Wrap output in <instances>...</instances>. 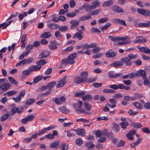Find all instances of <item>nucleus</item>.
<instances>
[{"label":"nucleus","mask_w":150,"mask_h":150,"mask_svg":"<svg viewBox=\"0 0 150 150\" xmlns=\"http://www.w3.org/2000/svg\"><path fill=\"white\" fill-rule=\"evenodd\" d=\"M10 86L7 80L4 78L0 79V88L3 91H6Z\"/></svg>","instance_id":"1"},{"label":"nucleus","mask_w":150,"mask_h":150,"mask_svg":"<svg viewBox=\"0 0 150 150\" xmlns=\"http://www.w3.org/2000/svg\"><path fill=\"white\" fill-rule=\"evenodd\" d=\"M117 54L116 51L110 49L107 51L105 54L107 58H113L115 57Z\"/></svg>","instance_id":"2"},{"label":"nucleus","mask_w":150,"mask_h":150,"mask_svg":"<svg viewBox=\"0 0 150 150\" xmlns=\"http://www.w3.org/2000/svg\"><path fill=\"white\" fill-rule=\"evenodd\" d=\"M77 53H74L69 55L67 57V59L70 64H74L75 61L74 59L76 58Z\"/></svg>","instance_id":"3"},{"label":"nucleus","mask_w":150,"mask_h":150,"mask_svg":"<svg viewBox=\"0 0 150 150\" xmlns=\"http://www.w3.org/2000/svg\"><path fill=\"white\" fill-rule=\"evenodd\" d=\"M137 12L139 14L145 16H150V11L143 8H137Z\"/></svg>","instance_id":"4"},{"label":"nucleus","mask_w":150,"mask_h":150,"mask_svg":"<svg viewBox=\"0 0 150 150\" xmlns=\"http://www.w3.org/2000/svg\"><path fill=\"white\" fill-rule=\"evenodd\" d=\"M65 98L64 96H62L59 98H54L53 99V100L57 104L59 105L62 102H65Z\"/></svg>","instance_id":"5"},{"label":"nucleus","mask_w":150,"mask_h":150,"mask_svg":"<svg viewBox=\"0 0 150 150\" xmlns=\"http://www.w3.org/2000/svg\"><path fill=\"white\" fill-rule=\"evenodd\" d=\"M50 44L48 45L49 48L52 50H55L57 48V47L56 45H59V43H57L55 40L51 41L50 42Z\"/></svg>","instance_id":"6"},{"label":"nucleus","mask_w":150,"mask_h":150,"mask_svg":"<svg viewBox=\"0 0 150 150\" xmlns=\"http://www.w3.org/2000/svg\"><path fill=\"white\" fill-rule=\"evenodd\" d=\"M66 79L67 77L64 76L63 79L59 81L57 85V88H60L63 86L66 83Z\"/></svg>","instance_id":"7"},{"label":"nucleus","mask_w":150,"mask_h":150,"mask_svg":"<svg viewBox=\"0 0 150 150\" xmlns=\"http://www.w3.org/2000/svg\"><path fill=\"white\" fill-rule=\"evenodd\" d=\"M97 45V44L96 43H94L89 45L87 43H86L83 45V49H88L90 48L95 47Z\"/></svg>","instance_id":"8"},{"label":"nucleus","mask_w":150,"mask_h":150,"mask_svg":"<svg viewBox=\"0 0 150 150\" xmlns=\"http://www.w3.org/2000/svg\"><path fill=\"white\" fill-rule=\"evenodd\" d=\"M112 9L114 11L118 13H123L124 10L121 7L117 6H114L112 7Z\"/></svg>","instance_id":"9"},{"label":"nucleus","mask_w":150,"mask_h":150,"mask_svg":"<svg viewBox=\"0 0 150 150\" xmlns=\"http://www.w3.org/2000/svg\"><path fill=\"white\" fill-rule=\"evenodd\" d=\"M49 51L47 50H44L39 54L38 58L39 59L46 58L49 55Z\"/></svg>","instance_id":"10"},{"label":"nucleus","mask_w":150,"mask_h":150,"mask_svg":"<svg viewBox=\"0 0 150 150\" xmlns=\"http://www.w3.org/2000/svg\"><path fill=\"white\" fill-rule=\"evenodd\" d=\"M130 61L128 57H124L121 60L122 62L125 64L127 66H130L131 65L132 63Z\"/></svg>","instance_id":"11"},{"label":"nucleus","mask_w":150,"mask_h":150,"mask_svg":"<svg viewBox=\"0 0 150 150\" xmlns=\"http://www.w3.org/2000/svg\"><path fill=\"white\" fill-rule=\"evenodd\" d=\"M113 72V71H110L108 73V76L109 78L114 79L122 75V73L113 74H112Z\"/></svg>","instance_id":"12"},{"label":"nucleus","mask_w":150,"mask_h":150,"mask_svg":"<svg viewBox=\"0 0 150 150\" xmlns=\"http://www.w3.org/2000/svg\"><path fill=\"white\" fill-rule=\"evenodd\" d=\"M70 23L71 24V28L73 29L76 28L79 25V21L75 19H73L70 22Z\"/></svg>","instance_id":"13"},{"label":"nucleus","mask_w":150,"mask_h":150,"mask_svg":"<svg viewBox=\"0 0 150 150\" xmlns=\"http://www.w3.org/2000/svg\"><path fill=\"white\" fill-rule=\"evenodd\" d=\"M113 22L115 24H119L121 25H124L125 26H126L127 25L125 22L124 20H121L118 18L114 19L113 21Z\"/></svg>","instance_id":"14"},{"label":"nucleus","mask_w":150,"mask_h":150,"mask_svg":"<svg viewBox=\"0 0 150 150\" xmlns=\"http://www.w3.org/2000/svg\"><path fill=\"white\" fill-rule=\"evenodd\" d=\"M84 34L83 32H78L76 33L74 36V38H77L79 40H81L83 38Z\"/></svg>","instance_id":"15"},{"label":"nucleus","mask_w":150,"mask_h":150,"mask_svg":"<svg viewBox=\"0 0 150 150\" xmlns=\"http://www.w3.org/2000/svg\"><path fill=\"white\" fill-rule=\"evenodd\" d=\"M68 64H69V63L68 61L67 60V59H65L64 58L63 59L61 62V64L59 67V68H64Z\"/></svg>","instance_id":"16"},{"label":"nucleus","mask_w":150,"mask_h":150,"mask_svg":"<svg viewBox=\"0 0 150 150\" xmlns=\"http://www.w3.org/2000/svg\"><path fill=\"white\" fill-rule=\"evenodd\" d=\"M137 74H138V75H137V76H141L143 79L146 77V73L145 71L143 70H140L139 71L137 72Z\"/></svg>","instance_id":"17"},{"label":"nucleus","mask_w":150,"mask_h":150,"mask_svg":"<svg viewBox=\"0 0 150 150\" xmlns=\"http://www.w3.org/2000/svg\"><path fill=\"white\" fill-rule=\"evenodd\" d=\"M138 49L142 52L150 54V49L146 47H140Z\"/></svg>","instance_id":"18"},{"label":"nucleus","mask_w":150,"mask_h":150,"mask_svg":"<svg viewBox=\"0 0 150 150\" xmlns=\"http://www.w3.org/2000/svg\"><path fill=\"white\" fill-rule=\"evenodd\" d=\"M27 37V35L25 34H23L21 38V42L22 43L21 47L22 48H24L25 46L26 41V39Z\"/></svg>","instance_id":"19"},{"label":"nucleus","mask_w":150,"mask_h":150,"mask_svg":"<svg viewBox=\"0 0 150 150\" xmlns=\"http://www.w3.org/2000/svg\"><path fill=\"white\" fill-rule=\"evenodd\" d=\"M74 83L79 84L84 82L79 76H76L74 79Z\"/></svg>","instance_id":"20"},{"label":"nucleus","mask_w":150,"mask_h":150,"mask_svg":"<svg viewBox=\"0 0 150 150\" xmlns=\"http://www.w3.org/2000/svg\"><path fill=\"white\" fill-rule=\"evenodd\" d=\"M82 104L83 103L81 101L78 100L76 103L74 104L73 107L75 109L81 108Z\"/></svg>","instance_id":"21"},{"label":"nucleus","mask_w":150,"mask_h":150,"mask_svg":"<svg viewBox=\"0 0 150 150\" xmlns=\"http://www.w3.org/2000/svg\"><path fill=\"white\" fill-rule=\"evenodd\" d=\"M82 7L86 9L85 11L86 12L93 10L91 5H88L87 4H84L82 6Z\"/></svg>","instance_id":"22"},{"label":"nucleus","mask_w":150,"mask_h":150,"mask_svg":"<svg viewBox=\"0 0 150 150\" xmlns=\"http://www.w3.org/2000/svg\"><path fill=\"white\" fill-rule=\"evenodd\" d=\"M76 134L79 135H81L82 137L85 136L86 131L85 129L82 128H78V130L77 131Z\"/></svg>","instance_id":"23"},{"label":"nucleus","mask_w":150,"mask_h":150,"mask_svg":"<svg viewBox=\"0 0 150 150\" xmlns=\"http://www.w3.org/2000/svg\"><path fill=\"white\" fill-rule=\"evenodd\" d=\"M42 68V67L41 66L37 65V66H31L29 68L30 69L31 71V72L32 71H38L40 70Z\"/></svg>","instance_id":"24"},{"label":"nucleus","mask_w":150,"mask_h":150,"mask_svg":"<svg viewBox=\"0 0 150 150\" xmlns=\"http://www.w3.org/2000/svg\"><path fill=\"white\" fill-rule=\"evenodd\" d=\"M113 4V0H110L108 1H105L102 4L103 7H108L111 6Z\"/></svg>","instance_id":"25"},{"label":"nucleus","mask_w":150,"mask_h":150,"mask_svg":"<svg viewBox=\"0 0 150 150\" xmlns=\"http://www.w3.org/2000/svg\"><path fill=\"white\" fill-rule=\"evenodd\" d=\"M88 76V72L87 71L83 72L81 73L80 76H79L80 77L84 82H86L87 79L86 78Z\"/></svg>","instance_id":"26"},{"label":"nucleus","mask_w":150,"mask_h":150,"mask_svg":"<svg viewBox=\"0 0 150 150\" xmlns=\"http://www.w3.org/2000/svg\"><path fill=\"white\" fill-rule=\"evenodd\" d=\"M120 40L123 41L125 42L124 43L126 44H128L130 43V39L127 37H120Z\"/></svg>","instance_id":"27"},{"label":"nucleus","mask_w":150,"mask_h":150,"mask_svg":"<svg viewBox=\"0 0 150 150\" xmlns=\"http://www.w3.org/2000/svg\"><path fill=\"white\" fill-rule=\"evenodd\" d=\"M100 2L98 1H95L91 3V5L93 9L98 7L100 6Z\"/></svg>","instance_id":"28"},{"label":"nucleus","mask_w":150,"mask_h":150,"mask_svg":"<svg viewBox=\"0 0 150 150\" xmlns=\"http://www.w3.org/2000/svg\"><path fill=\"white\" fill-rule=\"evenodd\" d=\"M123 64L120 61H115L112 63L110 66L114 67H119L122 65Z\"/></svg>","instance_id":"29"},{"label":"nucleus","mask_w":150,"mask_h":150,"mask_svg":"<svg viewBox=\"0 0 150 150\" xmlns=\"http://www.w3.org/2000/svg\"><path fill=\"white\" fill-rule=\"evenodd\" d=\"M52 36L51 33L49 32H46L44 33L41 35V37L44 38H48Z\"/></svg>","instance_id":"30"},{"label":"nucleus","mask_w":150,"mask_h":150,"mask_svg":"<svg viewBox=\"0 0 150 150\" xmlns=\"http://www.w3.org/2000/svg\"><path fill=\"white\" fill-rule=\"evenodd\" d=\"M48 27L51 29H56L58 28L59 25L55 23H50L48 25Z\"/></svg>","instance_id":"31"},{"label":"nucleus","mask_w":150,"mask_h":150,"mask_svg":"<svg viewBox=\"0 0 150 150\" xmlns=\"http://www.w3.org/2000/svg\"><path fill=\"white\" fill-rule=\"evenodd\" d=\"M50 17L52 19V20L54 22H56L59 21V18L56 17L55 14H52L50 16Z\"/></svg>","instance_id":"32"},{"label":"nucleus","mask_w":150,"mask_h":150,"mask_svg":"<svg viewBox=\"0 0 150 150\" xmlns=\"http://www.w3.org/2000/svg\"><path fill=\"white\" fill-rule=\"evenodd\" d=\"M59 144V142L57 140L55 141L54 142L51 144L50 147L51 148H54L57 147Z\"/></svg>","instance_id":"33"},{"label":"nucleus","mask_w":150,"mask_h":150,"mask_svg":"<svg viewBox=\"0 0 150 150\" xmlns=\"http://www.w3.org/2000/svg\"><path fill=\"white\" fill-rule=\"evenodd\" d=\"M56 82L54 81L49 83L47 85L48 90L52 89L56 85Z\"/></svg>","instance_id":"34"},{"label":"nucleus","mask_w":150,"mask_h":150,"mask_svg":"<svg viewBox=\"0 0 150 150\" xmlns=\"http://www.w3.org/2000/svg\"><path fill=\"white\" fill-rule=\"evenodd\" d=\"M119 125H120L121 128L124 129H126L127 127L129 125L128 122H120L119 123Z\"/></svg>","instance_id":"35"},{"label":"nucleus","mask_w":150,"mask_h":150,"mask_svg":"<svg viewBox=\"0 0 150 150\" xmlns=\"http://www.w3.org/2000/svg\"><path fill=\"white\" fill-rule=\"evenodd\" d=\"M59 31L60 32H63L66 31L68 29V27L66 25L60 26L59 25Z\"/></svg>","instance_id":"36"},{"label":"nucleus","mask_w":150,"mask_h":150,"mask_svg":"<svg viewBox=\"0 0 150 150\" xmlns=\"http://www.w3.org/2000/svg\"><path fill=\"white\" fill-rule=\"evenodd\" d=\"M108 38L110 39L113 42H116L117 41L120 40V37H113L112 36H108Z\"/></svg>","instance_id":"37"},{"label":"nucleus","mask_w":150,"mask_h":150,"mask_svg":"<svg viewBox=\"0 0 150 150\" xmlns=\"http://www.w3.org/2000/svg\"><path fill=\"white\" fill-rule=\"evenodd\" d=\"M85 108L87 110L89 111L91 109V106L90 104L87 102H85L83 104Z\"/></svg>","instance_id":"38"},{"label":"nucleus","mask_w":150,"mask_h":150,"mask_svg":"<svg viewBox=\"0 0 150 150\" xmlns=\"http://www.w3.org/2000/svg\"><path fill=\"white\" fill-rule=\"evenodd\" d=\"M97 121H101L102 120L107 121L109 120V118L108 116H100L96 118Z\"/></svg>","instance_id":"39"},{"label":"nucleus","mask_w":150,"mask_h":150,"mask_svg":"<svg viewBox=\"0 0 150 150\" xmlns=\"http://www.w3.org/2000/svg\"><path fill=\"white\" fill-rule=\"evenodd\" d=\"M96 137H99L104 134L103 131L97 130L95 133Z\"/></svg>","instance_id":"40"},{"label":"nucleus","mask_w":150,"mask_h":150,"mask_svg":"<svg viewBox=\"0 0 150 150\" xmlns=\"http://www.w3.org/2000/svg\"><path fill=\"white\" fill-rule=\"evenodd\" d=\"M28 13L27 12H23L22 13L18 15V18L20 20H22L24 16H27Z\"/></svg>","instance_id":"41"},{"label":"nucleus","mask_w":150,"mask_h":150,"mask_svg":"<svg viewBox=\"0 0 150 150\" xmlns=\"http://www.w3.org/2000/svg\"><path fill=\"white\" fill-rule=\"evenodd\" d=\"M59 111L61 112L62 113H66L69 112V110H67L65 106H63L59 108Z\"/></svg>","instance_id":"42"},{"label":"nucleus","mask_w":150,"mask_h":150,"mask_svg":"<svg viewBox=\"0 0 150 150\" xmlns=\"http://www.w3.org/2000/svg\"><path fill=\"white\" fill-rule=\"evenodd\" d=\"M111 25V24L109 23H107L104 25L100 28V29L104 32Z\"/></svg>","instance_id":"43"},{"label":"nucleus","mask_w":150,"mask_h":150,"mask_svg":"<svg viewBox=\"0 0 150 150\" xmlns=\"http://www.w3.org/2000/svg\"><path fill=\"white\" fill-rule=\"evenodd\" d=\"M140 27H148L150 26V21H148L147 23H140Z\"/></svg>","instance_id":"44"},{"label":"nucleus","mask_w":150,"mask_h":150,"mask_svg":"<svg viewBox=\"0 0 150 150\" xmlns=\"http://www.w3.org/2000/svg\"><path fill=\"white\" fill-rule=\"evenodd\" d=\"M18 13L16 12H13L11 16L8 17L6 21H8L11 20L13 18H16L18 15Z\"/></svg>","instance_id":"45"},{"label":"nucleus","mask_w":150,"mask_h":150,"mask_svg":"<svg viewBox=\"0 0 150 150\" xmlns=\"http://www.w3.org/2000/svg\"><path fill=\"white\" fill-rule=\"evenodd\" d=\"M42 76H39L35 78L33 80V83L34 84L38 83L39 82L42 78Z\"/></svg>","instance_id":"46"},{"label":"nucleus","mask_w":150,"mask_h":150,"mask_svg":"<svg viewBox=\"0 0 150 150\" xmlns=\"http://www.w3.org/2000/svg\"><path fill=\"white\" fill-rule=\"evenodd\" d=\"M24 64H27L26 60L25 59L19 62L18 63L16 64V67H17L19 66H23Z\"/></svg>","instance_id":"47"},{"label":"nucleus","mask_w":150,"mask_h":150,"mask_svg":"<svg viewBox=\"0 0 150 150\" xmlns=\"http://www.w3.org/2000/svg\"><path fill=\"white\" fill-rule=\"evenodd\" d=\"M141 139L139 138L136 142L131 144L130 146L132 147H134L136 146H137L138 144L141 142Z\"/></svg>","instance_id":"48"},{"label":"nucleus","mask_w":150,"mask_h":150,"mask_svg":"<svg viewBox=\"0 0 150 150\" xmlns=\"http://www.w3.org/2000/svg\"><path fill=\"white\" fill-rule=\"evenodd\" d=\"M114 130L115 132H118L119 131V126L117 124L114 123L113 124Z\"/></svg>","instance_id":"49"},{"label":"nucleus","mask_w":150,"mask_h":150,"mask_svg":"<svg viewBox=\"0 0 150 150\" xmlns=\"http://www.w3.org/2000/svg\"><path fill=\"white\" fill-rule=\"evenodd\" d=\"M100 11V9H98L91 11L90 12V14L91 15H96L98 14Z\"/></svg>","instance_id":"50"},{"label":"nucleus","mask_w":150,"mask_h":150,"mask_svg":"<svg viewBox=\"0 0 150 150\" xmlns=\"http://www.w3.org/2000/svg\"><path fill=\"white\" fill-rule=\"evenodd\" d=\"M76 143L78 146H80L83 144V141L81 138H79L77 139L76 140Z\"/></svg>","instance_id":"51"},{"label":"nucleus","mask_w":150,"mask_h":150,"mask_svg":"<svg viewBox=\"0 0 150 150\" xmlns=\"http://www.w3.org/2000/svg\"><path fill=\"white\" fill-rule=\"evenodd\" d=\"M35 101V100L33 98H31L28 99L25 102V104L27 105H29L33 104Z\"/></svg>","instance_id":"52"},{"label":"nucleus","mask_w":150,"mask_h":150,"mask_svg":"<svg viewBox=\"0 0 150 150\" xmlns=\"http://www.w3.org/2000/svg\"><path fill=\"white\" fill-rule=\"evenodd\" d=\"M104 93H113L115 92V91L109 88H105L103 90Z\"/></svg>","instance_id":"53"},{"label":"nucleus","mask_w":150,"mask_h":150,"mask_svg":"<svg viewBox=\"0 0 150 150\" xmlns=\"http://www.w3.org/2000/svg\"><path fill=\"white\" fill-rule=\"evenodd\" d=\"M47 61L45 59H42L37 61L36 64L38 65H43L47 63Z\"/></svg>","instance_id":"54"},{"label":"nucleus","mask_w":150,"mask_h":150,"mask_svg":"<svg viewBox=\"0 0 150 150\" xmlns=\"http://www.w3.org/2000/svg\"><path fill=\"white\" fill-rule=\"evenodd\" d=\"M11 116V114L9 113L3 115L1 117V121L2 122L4 121L8 117V116Z\"/></svg>","instance_id":"55"},{"label":"nucleus","mask_w":150,"mask_h":150,"mask_svg":"<svg viewBox=\"0 0 150 150\" xmlns=\"http://www.w3.org/2000/svg\"><path fill=\"white\" fill-rule=\"evenodd\" d=\"M91 17L90 15H88L87 16H85L81 17L79 18L80 21H84L86 20L91 19Z\"/></svg>","instance_id":"56"},{"label":"nucleus","mask_w":150,"mask_h":150,"mask_svg":"<svg viewBox=\"0 0 150 150\" xmlns=\"http://www.w3.org/2000/svg\"><path fill=\"white\" fill-rule=\"evenodd\" d=\"M128 57L131 60V59H134L137 58L138 57V55L137 54H129L128 55Z\"/></svg>","instance_id":"57"},{"label":"nucleus","mask_w":150,"mask_h":150,"mask_svg":"<svg viewBox=\"0 0 150 150\" xmlns=\"http://www.w3.org/2000/svg\"><path fill=\"white\" fill-rule=\"evenodd\" d=\"M92 98V97L90 95L87 94L83 96L82 97V99L83 100H89Z\"/></svg>","instance_id":"58"},{"label":"nucleus","mask_w":150,"mask_h":150,"mask_svg":"<svg viewBox=\"0 0 150 150\" xmlns=\"http://www.w3.org/2000/svg\"><path fill=\"white\" fill-rule=\"evenodd\" d=\"M60 148L62 149L61 150H67L68 149V146L64 143L62 144Z\"/></svg>","instance_id":"59"},{"label":"nucleus","mask_w":150,"mask_h":150,"mask_svg":"<svg viewBox=\"0 0 150 150\" xmlns=\"http://www.w3.org/2000/svg\"><path fill=\"white\" fill-rule=\"evenodd\" d=\"M16 45V43H13L12 44V45L9 46L8 47V50L9 52H11V50L13 51H14L15 49V46Z\"/></svg>","instance_id":"60"},{"label":"nucleus","mask_w":150,"mask_h":150,"mask_svg":"<svg viewBox=\"0 0 150 150\" xmlns=\"http://www.w3.org/2000/svg\"><path fill=\"white\" fill-rule=\"evenodd\" d=\"M16 92L14 91H9L4 94V95H7L8 96H11L15 94Z\"/></svg>","instance_id":"61"},{"label":"nucleus","mask_w":150,"mask_h":150,"mask_svg":"<svg viewBox=\"0 0 150 150\" xmlns=\"http://www.w3.org/2000/svg\"><path fill=\"white\" fill-rule=\"evenodd\" d=\"M133 104L134 106L139 109H142L143 108L142 106L138 102H134Z\"/></svg>","instance_id":"62"},{"label":"nucleus","mask_w":150,"mask_h":150,"mask_svg":"<svg viewBox=\"0 0 150 150\" xmlns=\"http://www.w3.org/2000/svg\"><path fill=\"white\" fill-rule=\"evenodd\" d=\"M137 75H138V74H137V72L131 73L129 74V78L132 79L134 77H137Z\"/></svg>","instance_id":"63"},{"label":"nucleus","mask_w":150,"mask_h":150,"mask_svg":"<svg viewBox=\"0 0 150 150\" xmlns=\"http://www.w3.org/2000/svg\"><path fill=\"white\" fill-rule=\"evenodd\" d=\"M142 131L144 133L146 134H150V131L149 128L144 127L141 129Z\"/></svg>","instance_id":"64"}]
</instances>
